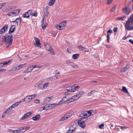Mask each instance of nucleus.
<instances>
[{
  "instance_id": "obj_64",
  "label": "nucleus",
  "mask_w": 133,
  "mask_h": 133,
  "mask_svg": "<svg viewBox=\"0 0 133 133\" xmlns=\"http://www.w3.org/2000/svg\"><path fill=\"white\" fill-rule=\"evenodd\" d=\"M67 52L69 53H70L71 52V49L69 48H68L67 49Z\"/></svg>"
},
{
  "instance_id": "obj_15",
  "label": "nucleus",
  "mask_w": 133,
  "mask_h": 133,
  "mask_svg": "<svg viewBox=\"0 0 133 133\" xmlns=\"http://www.w3.org/2000/svg\"><path fill=\"white\" fill-rule=\"evenodd\" d=\"M41 117L40 115L38 114L35 116L33 117L32 118V119L34 121H37L39 120L41 118Z\"/></svg>"
},
{
  "instance_id": "obj_18",
  "label": "nucleus",
  "mask_w": 133,
  "mask_h": 133,
  "mask_svg": "<svg viewBox=\"0 0 133 133\" xmlns=\"http://www.w3.org/2000/svg\"><path fill=\"white\" fill-rule=\"evenodd\" d=\"M31 66L29 67L28 69L25 70L24 71V73H28L29 72H30L32 70V69H31Z\"/></svg>"
},
{
  "instance_id": "obj_41",
  "label": "nucleus",
  "mask_w": 133,
  "mask_h": 133,
  "mask_svg": "<svg viewBox=\"0 0 133 133\" xmlns=\"http://www.w3.org/2000/svg\"><path fill=\"white\" fill-rule=\"evenodd\" d=\"M32 114V113L31 112H27L24 115L26 116V117L27 118L28 116H29L30 115H31Z\"/></svg>"
},
{
  "instance_id": "obj_58",
  "label": "nucleus",
  "mask_w": 133,
  "mask_h": 133,
  "mask_svg": "<svg viewBox=\"0 0 133 133\" xmlns=\"http://www.w3.org/2000/svg\"><path fill=\"white\" fill-rule=\"evenodd\" d=\"M24 115V116L20 118V120H22L23 119H25V118H26V117Z\"/></svg>"
},
{
  "instance_id": "obj_31",
  "label": "nucleus",
  "mask_w": 133,
  "mask_h": 133,
  "mask_svg": "<svg viewBox=\"0 0 133 133\" xmlns=\"http://www.w3.org/2000/svg\"><path fill=\"white\" fill-rule=\"evenodd\" d=\"M48 24L46 23H44L43 22L42 24V29L43 30H44L45 28L47 26Z\"/></svg>"
},
{
  "instance_id": "obj_35",
  "label": "nucleus",
  "mask_w": 133,
  "mask_h": 133,
  "mask_svg": "<svg viewBox=\"0 0 133 133\" xmlns=\"http://www.w3.org/2000/svg\"><path fill=\"white\" fill-rule=\"evenodd\" d=\"M31 66V69H32V70L34 68L36 67L37 68H41L42 67V65L39 66L38 65H35L34 66Z\"/></svg>"
},
{
  "instance_id": "obj_21",
  "label": "nucleus",
  "mask_w": 133,
  "mask_h": 133,
  "mask_svg": "<svg viewBox=\"0 0 133 133\" xmlns=\"http://www.w3.org/2000/svg\"><path fill=\"white\" fill-rule=\"evenodd\" d=\"M25 102L26 103H28L30 102L32 99V98H30V96L29 95L25 97Z\"/></svg>"
},
{
  "instance_id": "obj_12",
  "label": "nucleus",
  "mask_w": 133,
  "mask_h": 133,
  "mask_svg": "<svg viewBox=\"0 0 133 133\" xmlns=\"http://www.w3.org/2000/svg\"><path fill=\"white\" fill-rule=\"evenodd\" d=\"M11 22H16L17 25H19L21 23V19L20 17H19L16 18L14 21H12Z\"/></svg>"
},
{
  "instance_id": "obj_19",
  "label": "nucleus",
  "mask_w": 133,
  "mask_h": 133,
  "mask_svg": "<svg viewBox=\"0 0 133 133\" xmlns=\"http://www.w3.org/2000/svg\"><path fill=\"white\" fill-rule=\"evenodd\" d=\"M129 65L128 64H127L125 67L122 69V71L123 72H125L129 69Z\"/></svg>"
},
{
  "instance_id": "obj_54",
  "label": "nucleus",
  "mask_w": 133,
  "mask_h": 133,
  "mask_svg": "<svg viewBox=\"0 0 133 133\" xmlns=\"http://www.w3.org/2000/svg\"><path fill=\"white\" fill-rule=\"evenodd\" d=\"M40 101L39 100L37 99H36L35 100L34 103L36 104H38L39 103Z\"/></svg>"
},
{
  "instance_id": "obj_26",
  "label": "nucleus",
  "mask_w": 133,
  "mask_h": 133,
  "mask_svg": "<svg viewBox=\"0 0 133 133\" xmlns=\"http://www.w3.org/2000/svg\"><path fill=\"white\" fill-rule=\"evenodd\" d=\"M122 91L124 92L125 93L127 94L129 93L128 91L125 87L123 86V87Z\"/></svg>"
},
{
  "instance_id": "obj_9",
  "label": "nucleus",
  "mask_w": 133,
  "mask_h": 133,
  "mask_svg": "<svg viewBox=\"0 0 133 133\" xmlns=\"http://www.w3.org/2000/svg\"><path fill=\"white\" fill-rule=\"evenodd\" d=\"M34 38L37 46L38 47L41 48V44L40 43V40L36 37H34Z\"/></svg>"
},
{
  "instance_id": "obj_50",
  "label": "nucleus",
  "mask_w": 133,
  "mask_h": 133,
  "mask_svg": "<svg viewBox=\"0 0 133 133\" xmlns=\"http://www.w3.org/2000/svg\"><path fill=\"white\" fill-rule=\"evenodd\" d=\"M31 15L35 17H36L37 16V14L36 12H34L32 13Z\"/></svg>"
},
{
  "instance_id": "obj_47",
  "label": "nucleus",
  "mask_w": 133,
  "mask_h": 133,
  "mask_svg": "<svg viewBox=\"0 0 133 133\" xmlns=\"http://www.w3.org/2000/svg\"><path fill=\"white\" fill-rule=\"evenodd\" d=\"M112 32H113L110 29L109 30L107 31V35H110V34H111V33H112Z\"/></svg>"
},
{
  "instance_id": "obj_37",
  "label": "nucleus",
  "mask_w": 133,
  "mask_h": 133,
  "mask_svg": "<svg viewBox=\"0 0 133 133\" xmlns=\"http://www.w3.org/2000/svg\"><path fill=\"white\" fill-rule=\"evenodd\" d=\"M92 110H90L88 111H86V112H87V114L88 117H89L91 115V114L92 112Z\"/></svg>"
},
{
  "instance_id": "obj_16",
  "label": "nucleus",
  "mask_w": 133,
  "mask_h": 133,
  "mask_svg": "<svg viewBox=\"0 0 133 133\" xmlns=\"http://www.w3.org/2000/svg\"><path fill=\"white\" fill-rule=\"evenodd\" d=\"M26 63H24L22 64H21L18 65L16 66L15 68L16 70H17L19 69H20L23 66H24Z\"/></svg>"
},
{
  "instance_id": "obj_20",
  "label": "nucleus",
  "mask_w": 133,
  "mask_h": 133,
  "mask_svg": "<svg viewBox=\"0 0 133 133\" xmlns=\"http://www.w3.org/2000/svg\"><path fill=\"white\" fill-rule=\"evenodd\" d=\"M20 10L19 9L14 10L13 12L15 14V16H16L18 15L20 12Z\"/></svg>"
},
{
  "instance_id": "obj_62",
  "label": "nucleus",
  "mask_w": 133,
  "mask_h": 133,
  "mask_svg": "<svg viewBox=\"0 0 133 133\" xmlns=\"http://www.w3.org/2000/svg\"><path fill=\"white\" fill-rule=\"evenodd\" d=\"M75 100L72 97L70 99L69 101L70 102H71L75 101Z\"/></svg>"
},
{
  "instance_id": "obj_36",
  "label": "nucleus",
  "mask_w": 133,
  "mask_h": 133,
  "mask_svg": "<svg viewBox=\"0 0 133 133\" xmlns=\"http://www.w3.org/2000/svg\"><path fill=\"white\" fill-rule=\"evenodd\" d=\"M48 105H45V106L43 107H41L39 109V111H41L43 110H48L47 109H45V107H47L46 106H48Z\"/></svg>"
},
{
  "instance_id": "obj_24",
  "label": "nucleus",
  "mask_w": 133,
  "mask_h": 133,
  "mask_svg": "<svg viewBox=\"0 0 133 133\" xmlns=\"http://www.w3.org/2000/svg\"><path fill=\"white\" fill-rule=\"evenodd\" d=\"M58 104H56L55 103H53L50 104L49 105H48V107H49L50 108H52L55 107L57 105H58Z\"/></svg>"
},
{
  "instance_id": "obj_8",
  "label": "nucleus",
  "mask_w": 133,
  "mask_h": 133,
  "mask_svg": "<svg viewBox=\"0 0 133 133\" xmlns=\"http://www.w3.org/2000/svg\"><path fill=\"white\" fill-rule=\"evenodd\" d=\"M125 26L128 30H133V23L132 22L126 23Z\"/></svg>"
},
{
  "instance_id": "obj_14",
  "label": "nucleus",
  "mask_w": 133,
  "mask_h": 133,
  "mask_svg": "<svg viewBox=\"0 0 133 133\" xmlns=\"http://www.w3.org/2000/svg\"><path fill=\"white\" fill-rule=\"evenodd\" d=\"M53 97V96H51L50 97H46V98L44 100V102L45 103H48L51 101V100L52 98Z\"/></svg>"
},
{
  "instance_id": "obj_34",
  "label": "nucleus",
  "mask_w": 133,
  "mask_h": 133,
  "mask_svg": "<svg viewBox=\"0 0 133 133\" xmlns=\"http://www.w3.org/2000/svg\"><path fill=\"white\" fill-rule=\"evenodd\" d=\"M95 91L94 90L91 91V92L88 93L87 94V95L88 96H89L91 95H94L95 93Z\"/></svg>"
},
{
  "instance_id": "obj_56",
  "label": "nucleus",
  "mask_w": 133,
  "mask_h": 133,
  "mask_svg": "<svg viewBox=\"0 0 133 133\" xmlns=\"http://www.w3.org/2000/svg\"><path fill=\"white\" fill-rule=\"evenodd\" d=\"M0 4H1V6L2 8V7L6 5V2H4Z\"/></svg>"
},
{
  "instance_id": "obj_3",
  "label": "nucleus",
  "mask_w": 133,
  "mask_h": 133,
  "mask_svg": "<svg viewBox=\"0 0 133 133\" xmlns=\"http://www.w3.org/2000/svg\"><path fill=\"white\" fill-rule=\"evenodd\" d=\"M79 87L78 85L73 86L72 87H67L66 89V90L69 93H70L71 92H74L77 88Z\"/></svg>"
},
{
  "instance_id": "obj_27",
  "label": "nucleus",
  "mask_w": 133,
  "mask_h": 133,
  "mask_svg": "<svg viewBox=\"0 0 133 133\" xmlns=\"http://www.w3.org/2000/svg\"><path fill=\"white\" fill-rule=\"evenodd\" d=\"M84 93V92L83 91H80L79 92H78L76 95L78 97V98H79L81 97L82 96L83 94Z\"/></svg>"
},
{
  "instance_id": "obj_13",
  "label": "nucleus",
  "mask_w": 133,
  "mask_h": 133,
  "mask_svg": "<svg viewBox=\"0 0 133 133\" xmlns=\"http://www.w3.org/2000/svg\"><path fill=\"white\" fill-rule=\"evenodd\" d=\"M67 101V99L66 98V97H64L60 101L58 102V105H60L61 104Z\"/></svg>"
},
{
  "instance_id": "obj_10",
  "label": "nucleus",
  "mask_w": 133,
  "mask_h": 133,
  "mask_svg": "<svg viewBox=\"0 0 133 133\" xmlns=\"http://www.w3.org/2000/svg\"><path fill=\"white\" fill-rule=\"evenodd\" d=\"M8 27V25H6L4 26L0 31V34L4 33L7 30Z\"/></svg>"
},
{
  "instance_id": "obj_7",
  "label": "nucleus",
  "mask_w": 133,
  "mask_h": 133,
  "mask_svg": "<svg viewBox=\"0 0 133 133\" xmlns=\"http://www.w3.org/2000/svg\"><path fill=\"white\" fill-rule=\"evenodd\" d=\"M85 121H86V120H82L80 119L78 120L77 123L79 127L83 128L85 126V124L84 122Z\"/></svg>"
},
{
  "instance_id": "obj_39",
  "label": "nucleus",
  "mask_w": 133,
  "mask_h": 133,
  "mask_svg": "<svg viewBox=\"0 0 133 133\" xmlns=\"http://www.w3.org/2000/svg\"><path fill=\"white\" fill-rule=\"evenodd\" d=\"M23 17L25 18H28L30 17L26 12L23 15Z\"/></svg>"
},
{
  "instance_id": "obj_29",
  "label": "nucleus",
  "mask_w": 133,
  "mask_h": 133,
  "mask_svg": "<svg viewBox=\"0 0 133 133\" xmlns=\"http://www.w3.org/2000/svg\"><path fill=\"white\" fill-rule=\"evenodd\" d=\"M68 119V117H66V116H65V115L61 119H59V122H61L62 121H64L65 120H66Z\"/></svg>"
},
{
  "instance_id": "obj_4",
  "label": "nucleus",
  "mask_w": 133,
  "mask_h": 133,
  "mask_svg": "<svg viewBox=\"0 0 133 133\" xmlns=\"http://www.w3.org/2000/svg\"><path fill=\"white\" fill-rule=\"evenodd\" d=\"M66 21H64L62 22L59 25H56V27L59 30H62L65 28V27L66 24Z\"/></svg>"
},
{
  "instance_id": "obj_6",
  "label": "nucleus",
  "mask_w": 133,
  "mask_h": 133,
  "mask_svg": "<svg viewBox=\"0 0 133 133\" xmlns=\"http://www.w3.org/2000/svg\"><path fill=\"white\" fill-rule=\"evenodd\" d=\"M123 11L125 15H128L131 12V10L129 6L125 7L123 9Z\"/></svg>"
},
{
  "instance_id": "obj_48",
  "label": "nucleus",
  "mask_w": 133,
  "mask_h": 133,
  "mask_svg": "<svg viewBox=\"0 0 133 133\" xmlns=\"http://www.w3.org/2000/svg\"><path fill=\"white\" fill-rule=\"evenodd\" d=\"M69 129L70 130L73 132L75 130V128L73 127L72 126H70V127Z\"/></svg>"
},
{
  "instance_id": "obj_23",
  "label": "nucleus",
  "mask_w": 133,
  "mask_h": 133,
  "mask_svg": "<svg viewBox=\"0 0 133 133\" xmlns=\"http://www.w3.org/2000/svg\"><path fill=\"white\" fill-rule=\"evenodd\" d=\"M70 63V65L73 67L74 68H77L78 67V65L77 64H75L74 63L71 62V63Z\"/></svg>"
},
{
  "instance_id": "obj_25",
  "label": "nucleus",
  "mask_w": 133,
  "mask_h": 133,
  "mask_svg": "<svg viewBox=\"0 0 133 133\" xmlns=\"http://www.w3.org/2000/svg\"><path fill=\"white\" fill-rule=\"evenodd\" d=\"M56 0H50L49 3V5L50 6H51L54 5Z\"/></svg>"
},
{
  "instance_id": "obj_11",
  "label": "nucleus",
  "mask_w": 133,
  "mask_h": 133,
  "mask_svg": "<svg viewBox=\"0 0 133 133\" xmlns=\"http://www.w3.org/2000/svg\"><path fill=\"white\" fill-rule=\"evenodd\" d=\"M16 29V25H12L11 27L10 28L9 31V33L11 34L13 33L14 31Z\"/></svg>"
},
{
  "instance_id": "obj_53",
  "label": "nucleus",
  "mask_w": 133,
  "mask_h": 133,
  "mask_svg": "<svg viewBox=\"0 0 133 133\" xmlns=\"http://www.w3.org/2000/svg\"><path fill=\"white\" fill-rule=\"evenodd\" d=\"M78 48L79 50H83V49L84 48L81 45L78 46Z\"/></svg>"
},
{
  "instance_id": "obj_33",
  "label": "nucleus",
  "mask_w": 133,
  "mask_h": 133,
  "mask_svg": "<svg viewBox=\"0 0 133 133\" xmlns=\"http://www.w3.org/2000/svg\"><path fill=\"white\" fill-rule=\"evenodd\" d=\"M11 61V60H9L7 62H2V63L3 64H2L3 65H3V66L4 65H7L10 63Z\"/></svg>"
},
{
  "instance_id": "obj_2",
  "label": "nucleus",
  "mask_w": 133,
  "mask_h": 133,
  "mask_svg": "<svg viewBox=\"0 0 133 133\" xmlns=\"http://www.w3.org/2000/svg\"><path fill=\"white\" fill-rule=\"evenodd\" d=\"M38 83V89L42 90L46 89L49 84V82H48L43 84V83H41V81H39Z\"/></svg>"
},
{
  "instance_id": "obj_52",
  "label": "nucleus",
  "mask_w": 133,
  "mask_h": 133,
  "mask_svg": "<svg viewBox=\"0 0 133 133\" xmlns=\"http://www.w3.org/2000/svg\"><path fill=\"white\" fill-rule=\"evenodd\" d=\"M116 8V6H115L113 7L111 10V12H113L114 11V10Z\"/></svg>"
},
{
  "instance_id": "obj_60",
  "label": "nucleus",
  "mask_w": 133,
  "mask_h": 133,
  "mask_svg": "<svg viewBox=\"0 0 133 133\" xmlns=\"http://www.w3.org/2000/svg\"><path fill=\"white\" fill-rule=\"evenodd\" d=\"M114 34L115 35H116V27H115L114 29Z\"/></svg>"
},
{
  "instance_id": "obj_17",
  "label": "nucleus",
  "mask_w": 133,
  "mask_h": 133,
  "mask_svg": "<svg viewBox=\"0 0 133 133\" xmlns=\"http://www.w3.org/2000/svg\"><path fill=\"white\" fill-rule=\"evenodd\" d=\"M133 22V14L131 15L129 18L128 19V21H127L126 23H131Z\"/></svg>"
},
{
  "instance_id": "obj_46",
  "label": "nucleus",
  "mask_w": 133,
  "mask_h": 133,
  "mask_svg": "<svg viewBox=\"0 0 133 133\" xmlns=\"http://www.w3.org/2000/svg\"><path fill=\"white\" fill-rule=\"evenodd\" d=\"M37 95L36 94H35L33 95H29L30 96V98H31L32 99H33Z\"/></svg>"
},
{
  "instance_id": "obj_61",
  "label": "nucleus",
  "mask_w": 133,
  "mask_h": 133,
  "mask_svg": "<svg viewBox=\"0 0 133 133\" xmlns=\"http://www.w3.org/2000/svg\"><path fill=\"white\" fill-rule=\"evenodd\" d=\"M50 65V64L49 63H47L44 64L43 65V66L44 67H46L49 66Z\"/></svg>"
},
{
  "instance_id": "obj_40",
  "label": "nucleus",
  "mask_w": 133,
  "mask_h": 133,
  "mask_svg": "<svg viewBox=\"0 0 133 133\" xmlns=\"http://www.w3.org/2000/svg\"><path fill=\"white\" fill-rule=\"evenodd\" d=\"M43 54V53L42 52L37 51L34 54L37 55H42Z\"/></svg>"
},
{
  "instance_id": "obj_57",
  "label": "nucleus",
  "mask_w": 133,
  "mask_h": 133,
  "mask_svg": "<svg viewBox=\"0 0 133 133\" xmlns=\"http://www.w3.org/2000/svg\"><path fill=\"white\" fill-rule=\"evenodd\" d=\"M4 113L6 114H10L11 113V111H9L7 110L4 112Z\"/></svg>"
},
{
  "instance_id": "obj_63",
  "label": "nucleus",
  "mask_w": 133,
  "mask_h": 133,
  "mask_svg": "<svg viewBox=\"0 0 133 133\" xmlns=\"http://www.w3.org/2000/svg\"><path fill=\"white\" fill-rule=\"evenodd\" d=\"M6 69H0V72H3L5 71H6Z\"/></svg>"
},
{
  "instance_id": "obj_1",
  "label": "nucleus",
  "mask_w": 133,
  "mask_h": 133,
  "mask_svg": "<svg viewBox=\"0 0 133 133\" xmlns=\"http://www.w3.org/2000/svg\"><path fill=\"white\" fill-rule=\"evenodd\" d=\"M13 36L12 34L6 36H3L2 38L3 41L5 42L6 46V48L9 47L11 45L13 41Z\"/></svg>"
},
{
  "instance_id": "obj_38",
  "label": "nucleus",
  "mask_w": 133,
  "mask_h": 133,
  "mask_svg": "<svg viewBox=\"0 0 133 133\" xmlns=\"http://www.w3.org/2000/svg\"><path fill=\"white\" fill-rule=\"evenodd\" d=\"M7 15L9 16H12V17H14V16H15V14L13 12H11L8 13Z\"/></svg>"
},
{
  "instance_id": "obj_49",
  "label": "nucleus",
  "mask_w": 133,
  "mask_h": 133,
  "mask_svg": "<svg viewBox=\"0 0 133 133\" xmlns=\"http://www.w3.org/2000/svg\"><path fill=\"white\" fill-rule=\"evenodd\" d=\"M32 10H30L28 12H26L27 13L28 15H29V16H30L32 14Z\"/></svg>"
},
{
  "instance_id": "obj_59",
  "label": "nucleus",
  "mask_w": 133,
  "mask_h": 133,
  "mask_svg": "<svg viewBox=\"0 0 133 133\" xmlns=\"http://www.w3.org/2000/svg\"><path fill=\"white\" fill-rule=\"evenodd\" d=\"M113 0H108L107 2V4H110L111 2L113 1Z\"/></svg>"
},
{
  "instance_id": "obj_45",
  "label": "nucleus",
  "mask_w": 133,
  "mask_h": 133,
  "mask_svg": "<svg viewBox=\"0 0 133 133\" xmlns=\"http://www.w3.org/2000/svg\"><path fill=\"white\" fill-rule=\"evenodd\" d=\"M104 126V124H102L99 126V128L101 129H103Z\"/></svg>"
},
{
  "instance_id": "obj_22",
  "label": "nucleus",
  "mask_w": 133,
  "mask_h": 133,
  "mask_svg": "<svg viewBox=\"0 0 133 133\" xmlns=\"http://www.w3.org/2000/svg\"><path fill=\"white\" fill-rule=\"evenodd\" d=\"M110 125L111 126L110 128L112 129H115L116 127V125L115 123L114 122H112L110 123Z\"/></svg>"
},
{
  "instance_id": "obj_44",
  "label": "nucleus",
  "mask_w": 133,
  "mask_h": 133,
  "mask_svg": "<svg viewBox=\"0 0 133 133\" xmlns=\"http://www.w3.org/2000/svg\"><path fill=\"white\" fill-rule=\"evenodd\" d=\"M72 97L75 101L76 100L79 98H78V97L76 95L73 96Z\"/></svg>"
},
{
  "instance_id": "obj_32",
  "label": "nucleus",
  "mask_w": 133,
  "mask_h": 133,
  "mask_svg": "<svg viewBox=\"0 0 133 133\" xmlns=\"http://www.w3.org/2000/svg\"><path fill=\"white\" fill-rule=\"evenodd\" d=\"M49 51L50 52L51 54L52 55H55V54L53 50V49L50 46L49 48Z\"/></svg>"
},
{
  "instance_id": "obj_55",
  "label": "nucleus",
  "mask_w": 133,
  "mask_h": 133,
  "mask_svg": "<svg viewBox=\"0 0 133 133\" xmlns=\"http://www.w3.org/2000/svg\"><path fill=\"white\" fill-rule=\"evenodd\" d=\"M110 35H107V41L108 43H109V40L110 39Z\"/></svg>"
},
{
  "instance_id": "obj_51",
  "label": "nucleus",
  "mask_w": 133,
  "mask_h": 133,
  "mask_svg": "<svg viewBox=\"0 0 133 133\" xmlns=\"http://www.w3.org/2000/svg\"><path fill=\"white\" fill-rule=\"evenodd\" d=\"M118 127H119L122 130H123L128 128V127H122L120 126H118Z\"/></svg>"
},
{
  "instance_id": "obj_42",
  "label": "nucleus",
  "mask_w": 133,
  "mask_h": 133,
  "mask_svg": "<svg viewBox=\"0 0 133 133\" xmlns=\"http://www.w3.org/2000/svg\"><path fill=\"white\" fill-rule=\"evenodd\" d=\"M18 105V104H17V103L16 102L15 103L13 104L11 106V107H12V108H14L15 107H17Z\"/></svg>"
},
{
  "instance_id": "obj_43",
  "label": "nucleus",
  "mask_w": 133,
  "mask_h": 133,
  "mask_svg": "<svg viewBox=\"0 0 133 133\" xmlns=\"http://www.w3.org/2000/svg\"><path fill=\"white\" fill-rule=\"evenodd\" d=\"M45 12L44 13L43 15L44 17H48L49 14V12L48 11L47 12L46 11H45Z\"/></svg>"
},
{
  "instance_id": "obj_28",
  "label": "nucleus",
  "mask_w": 133,
  "mask_h": 133,
  "mask_svg": "<svg viewBox=\"0 0 133 133\" xmlns=\"http://www.w3.org/2000/svg\"><path fill=\"white\" fill-rule=\"evenodd\" d=\"M126 17L124 16L123 17H118L117 18V20H120V21H123L126 18Z\"/></svg>"
},
{
  "instance_id": "obj_5",
  "label": "nucleus",
  "mask_w": 133,
  "mask_h": 133,
  "mask_svg": "<svg viewBox=\"0 0 133 133\" xmlns=\"http://www.w3.org/2000/svg\"><path fill=\"white\" fill-rule=\"evenodd\" d=\"M79 117H81L80 119L81 120H86V121L88 119L87 118L88 117L87 115V112L83 111L81 114L79 116Z\"/></svg>"
},
{
  "instance_id": "obj_30",
  "label": "nucleus",
  "mask_w": 133,
  "mask_h": 133,
  "mask_svg": "<svg viewBox=\"0 0 133 133\" xmlns=\"http://www.w3.org/2000/svg\"><path fill=\"white\" fill-rule=\"evenodd\" d=\"M79 56V54H75L72 55V58L74 59H76Z\"/></svg>"
}]
</instances>
